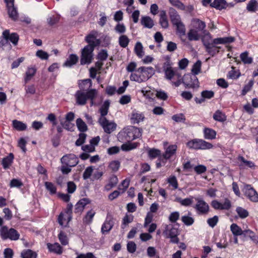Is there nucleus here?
<instances>
[{"label":"nucleus","instance_id":"obj_46","mask_svg":"<svg viewBox=\"0 0 258 258\" xmlns=\"http://www.w3.org/2000/svg\"><path fill=\"white\" fill-rule=\"evenodd\" d=\"M213 118L220 122H223L226 120L225 114L219 110H217L213 115Z\"/></svg>","mask_w":258,"mask_h":258},{"label":"nucleus","instance_id":"obj_13","mask_svg":"<svg viewBox=\"0 0 258 258\" xmlns=\"http://www.w3.org/2000/svg\"><path fill=\"white\" fill-rule=\"evenodd\" d=\"M3 36L4 39L10 40L14 45L17 44L19 37L17 33H13L10 34L9 30H6L3 32Z\"/></svg>","mask_w":258,"mask_h":258},{"label":"nucleus","instance_id":"obj_29","mask_svg":"<svg viewBox=\"0 0 258 258\" xmlns=\"http://www.w3.org/2000/svg\"><path fill=\"white\" fill-rule=\"evenodd\" d=\"M86 42L88 43L87 45H90L94 49L95 47L99 43V40L96 39V36L95 34H90L88 35L85 39Z\"/></svg>","mask_w":258,"mask_h":258},{"label":"nucleus","instance_id":"obj_49","mask_svg":"<svg viewBox=\"0 0 258 258\" xmlns=\"http://www.w3.org/2000/svg\"><path fill=\"white\" fill-rule=\"evenodd\" d=\"M36 69L33 68H28L26 72V77L25 78V82L27 83L34 76L36 73Z\"/></svg>","mask_w":258,"mask_h":258},{"label":"nucleus","instance_id":"obj_61","mask_svg":"<svg viewBox=\"0 0 258 258\" xmlns=\"http://www.w3.org/2000/svg\"><path fill=\"white\" fill-rule=\"evenodd\" d=\"M253 85V81L250 80L248 83L245 85L242 90L241 95H245L248 91H249Z\"/></svg>","mask_w":258,"mask_h":258},{"label":"nucleus","instance_id":"obj_38","mask_svg":"<svg viewBox=\"0 0 258 258\" xmlns=\"http://www.w3.org/2000/svg\"><path fill=\"white\" fill-rule=\"evenodd\" d=\"M47 247L50 251L55 252L58 254H60L62 252L61 247L60 245L57 243L54 244L48 243L47 244Z\"/></svg>","mask_w":258,"mask_h":258},{"label":"nucleus","instance_id":"obj_19","mask_svg":"<svg viewBox=\"0 0 258 258\" xmlns=\"http://www.w3.org/2000/svg\"><path fill=\"white\" fill-rule=\"evenodd\" d=\"M114 225V222L111 217H107L105 221L101 228V232L103 234L108 233Z\"/></svg>","mask_w":258,"mask_h":258},{"label":"nucleus","instance_id":"obj_22","mask_svg":"<svg viewBox=\"0 0 258 258\" xmlns=\"http://www.w3.org/2000/svg\"><path fill=\"white\" fill-rule=\"evenodd\" d=\"M191 22L194 29H197L200 32L201 31L202 32L206 30V25L204 21L199 19L195 18L192 20Z\"/></svg>","mask_w":258,"mask_h":258},{"label":"nucleus","instance_id":"obj_2","mask_svg":"<svg viewBox=\"0 0 258 258\" xmlns=\"http://www.w3.org/2000/svg\"><path fill=\"white\" fill-rule=\"evenodd\" d=\"M97 95V91L94 89H91L88 91L78 90L75 94L76 103L80 105H84L86 103L88 99L91 100V105H93V100Z\"/></svg>","mask_w":258,"mask_h":258},{"label":"nucleus","instance_id":"obj_8","mask_svg":"<svg viewBox=\"0 0 258 258\" xmlns=\"http://www.w3.org/2000/svg\"><path fill=\"white\" fill-rule=\"evenodd\" d=\"M130 127L125 128L120 132L117 135V138L119 142L125 143L134 140L133 133L130 131Z\"/></svg>","mask_w":258,"mask_h":258},{"label":"nucleus","instance_id":"obj_12","mask_svg":"<svg viewBox=\"0 0 258 258\" xmlns=\"http://www.w3.org/2000/svg\"><path fill=\"white\" fill-rule=\"evenodd\" d=\"M163 234L166 238H169L174 236H177L178 235V230L177 228H175L172 224L165 225V229L163 232Z\"/></svg>","mask_w":258,"mask_h":258},{"label":"nucleus","instance_id":"obj_7","mask_svg":"<svg viewBox=\"0 0 258 258\" xmlns=\"http://www.w3.org/2000/svg\"><path fill=\"white\" fill-rule=\"evenodd\" d=\"M98 122L102 127L104 132L107 134H110L113 132L116 127V124L112 121H109L106 117H100Z\"/></svg>","mask_w":258,"mask_h":258},{"label":"nucleus","instance_id":"obj_26","mask_svg":"<svg viewBox=\"0 0 258 258\" xmlns=\"http://www.w3.org/2000/svg\"><path fill=\"white\" fill-rule=\"evenodd\" d=\"M173 26L176 27V34L182 39V37L185 36L186 33V28L185 25L181 21L173 25Z\"/></svg>","mask_w":258,"mask_h":258},{"label":"nucleus","instance_id":"obj_59","mask_svg":"<svg viewBox=\"0 0 258 258\" xmlns=\"http://www.w3.org/2000/svg\"><path fill=\"white\" fill-rule=\"evenodd\" d=\"M133 221V216L125 215L122 220V224L121 225V228L122 229L125 228V226L129 223H131Z\"/></svg>","mask_w":258,"mask_h":258},{"label":"nucleus","instance_id":"obj_10","mask_svg":"<svg viewBox=\"0 0 258 258\" xmlns=\"http://www.w3.org/2000/svg\"><path fill=\"white\" fill-rule=\"evenodd\" d=\"M243 191L245 195L252 202H258V194L249 184L244 185Z\"/></svg>","mask_w":258,"mask_h":258},{"label":"nucleus","instance_id":"obj_14","mask_svg":"<svg viewBox=\"0 0 258 258\" xmlns=\"http://www.w3.org/2000/svg\"><path fill=\"white\" fill-rule=\"evenodd\" d=\"M168 14L170 21L173 25L181 21L180 16L175 9L172 7L169 8Z\"/></svg>","mask_w":258,"mask_h":258},{"label":"nucleus","instance_id":"obj_41","mask_svg":"<svg viewBox=\"0 0 258 258\" xmlns=\"http://www.w3.org/2000/svg\"><path fill=\"white\" fill-rule=\"evenodd\" d=\"M135 51L137 56L141 58L144 55V52L143 51V47L140 42L136 43L135 46Z\"/></svg>","mask_w":258,"mask_h":258},{"label":"nucleus","instance_id":"obj_39","mask_svg":"<svg viewBox=\"0 0 258 258\" xmlns=\"http://www.w3.org/2000/svg\"><path fill=\"white\" fill-rule=\"evenodd\" d=\"M230 230L235 236L242 235L243 230L236 224L233 223L230 226Z\"/></svg>","mask_w":258,"mask_h":258},{"label":"nucleus","instance_id":"obj_5","mask_svg":"<svg viewBox=\"0 0 258 258\" xmlns=\"http://www.w3.org/2000/svg\"><path fill=\"white\" fill-rule=\"evenodd\" d=\"M94 49L90 45H86L81 51L80 63L81 65L88 64L93 59V51Z\"/></svg>","mask_w":258,"mask_h":258},{"label":"nucleus","instance_id":"obj_33","mask_svg":"<svg viewBox=\"0 0 258 258\" xmlns=\"http://www.w3.org/2000/svg\"><path fill=\"white\" fill-rule=\"evenodd\" d=\"M79 85L80 90L87 91L92 87V83L90 79H87L82 80Z\"/></svg>","mask_w":258,"mask_h":258},{"label":"nucleus","instance_id":"obj_55","mask_svg":"<svg viewBox=\"0 0 258 258\" xmlns=\"http://www.w3.org/2000/svg\"><path fill=\"white\" fill-rule=\"evenodd\" d=\"M61 126L66 130L69 131H73L74 127V124L68 120H61L60 121Z\"/></svg>","mask_w":258,"mask_h":258},{"label":"nucleus","instance_id":"obj_4","mask_svg":"<svg viewBox=\"0 0 258 258\" xmlns=\"http://www.w3.org/2000/svg\"><path fill=\"white\" fill-rule=\"evenodd\" d=\"M0 235L3 240L9 239L11 240H17L20 237V234L16 229L12 228L9 229L6 226L1 227Z\"/></svg>","mask_w":258,"mask_h":258},{"label":"nucleus","instance_id":"obj_62","mask_svg":"<svg viewBox=\"0 0 258 258\" xmlns=\"http://www.w3.org/2000/svg\"><path fill=\"white\" fill-rule=\"evenodd\" d=\"M36 55L43 60L47 59L49 57L48 54L42 50H38L36 53Z\"/></svg>","mask_w":258,"mask_h":258},{"label":"nucleus","instance_id":"obj_63","mask_svg":"<svg viewBox=\"0 0 258 258\" xmlns=\"http://www.w3.org/2000/svg\"><path fill=\"white\" fill-rule=\"evenodd\" d=\"M218 221H219L218 217L217 216H214L212 218H209L207 220V223L210 227L213 228L214 227H215Z\"/></svg>","mask_w":258,"mask_h":258},{"label":"nucleus","instance_id":"obj_57","mask_svg":"<svg viewBox=\"0 0 258 258\" xmlns=\"http://www.w3.org/2000/svg\"><path fill=\"white\" fill-rule=\"evenodd\" d=\"M115 32L119 34H123L126 31V27L123 23H118L114 27Z\"/></svg>","mask_w":258,"mask_h":258},{"label":"nucleus","instance_id":"obj_51","mask_svg":"<svg viewBox=\"0 0 258 258\" xmlns=\"http://www.w3.org/2000/svg\"><path fill=\"white\" fill-rule=\"evenodd\" d=\"M202 62L200 60H198L192 66L191 72L193 74L192 75L196 76L201 72Z\"/></svg>","mask_w":258,"mask_h":258},{"label":"nucleus","instance_id":"obj_17","mask_svg":"<svg viewBox=\"0 0 258 258\" xmlns=\"http://www.w3.org/2000/svg\"><path fill=\"white\" fill-rule=\"evenodd\" d=\"M177 147L176 145H172L169 146L165 150L164 153L162 155V157L165 160L170 159L176 153Z\"/></svg>","mask_w":258,"mask_h":258},{"label":"nucleus","instance_id":"obj_20","mask_svg":"<svg viewBox=\"0 0 258 258\" xmlns=\"http://www.w3.org/2000/svg\"><path fill=\"white\" fill-rule=\"evenodd\" d=\"M143 76V74H141V71L140 70L139 68L135 72L132 73L130 76V79L131 81L141 83L145 82V78Z\"/></svg>","mask_w":258,"mask_h":258},{"label":"nucleus","instance_id":"obj_36","mask_svg":"<svg viewBox=\"0 0 258 258\" xmlns=\"http://www.w3.org/2000/svg\"><path fill=\"white\" fill-rule=\"evenodd\" d=\"M109 105L110 102L109 100H106L104 101L99 109V112L101 114L100 117H105V115L108 113Z\"/></svg>","mask_w":258,"mask_h":258},{"label":"nucleus","instance_id":"obj_21","mask_svg":"<svg viewBox=\"0 0 258 258\" xmlns=\"http://www.w3.org/2000/svg\"><path fill=\"white\" fill-rule=\"evenodd\" d=\"M140 70L141 71V74L144 75L145 81L149 79L155 73L153 68L151 67H140Z\"/></svg>","mask_w":258,"mask_h":258},{"label":"nucleus","instance_id":"obj_9","mask_svg":"<svg viewBox=\"0 0 258 258\" xmlns=\"http://www.w3.org/2000/svg\"><path fill=\"white\" fill-rule=\"evenodd\" d=\"M62 164L70 167L75 166L79 162L78 159L74 154H69L63 156L60 159Z\"/></svg>","mask_w":258,"mask_h":258},{"label":"nucleus","instance_id":"obj_6","mask_svg":"<svg viewBox=\"0 0 258 258\" xmlns=\"http://www.w3.org/2000/svg\"><path fill=\"white\" fill-rule=\"evenodd\" d=\"M183 83L186 88L194 89L199 87L198 79L195 75L190 74L185 75L183 77Z\"/></svg>","mask_w":258,"mask_h":258},{"label":"nucleus","instance_id":"obj_53","mask_svg":"<svg viewBox=\"0 0 258 258\" xmlns=\"http://www.w3.org/2000/svg\"><path fill=\"white\" fill-rule=\"evenodd\" d=\"M120 166V163L117 160L112 161L110 162L108 168L112 172H116Z\"/></svg>","mask_w":258,"mask_h":258},{"label":"nucleus","instance_id":"obj_24","mask_svg":"<svg viewBox=\"0 0 258 258\" xmlns=\"http://www.w3.org/2000/svg\"><path fill=\"white\" fill-rule=\"evenodd\" d=\"M7 7L9 17L14 21L17 20L18 18V13L17 8L14 6V4L11 3L7 5Z\"/></svg>","mask_w":258,"mask_h":258},{"label":"nucleus","instance_id":"obj_60","mask_svg":"<svg viewBox=\"0 0 258 258\" xmlns=\"http://www.w3.org/2000/svg\"><path fill=\"white\" fill-rule=\"evenodd\" d=\"M58 222L61 226H67V224L69 222V219L67 218V220L66 218L64 217V214L60 213L58 218Z\"/></svg>","mask_w":258,"mask_h":258},{"label":"nucleus","instance_id":"obj_16","mask_svg":"<svg viewBox=\"0 0 258 258\" xmlns=\"http://www.w3.org/2000/svg\"><path fill=\"white\" fill-rule=\"evenodd\" d=\"M238 165L241 168H254L255 167L254 163L251 161L246 160L243 156H238L237 157Z\"/></svg>","mask_w":258,"mask_h":258},{"label":"nucleus","instance_id":"obj_42","mask_svg":"<svg viewBox=\"0 0 258 258\" xmlns=\"http://www.w3.org/2000/svg\"><path fill=\"white\" fill-rule=\"evenodd\" d=\"M22 258H36L37 253L31 249H26L21 252Z\"/></svg>","mask_w":258,"mask_h":258},{"label":"nucleus","instance_id":"obj_1","mask_svg":"<svg viewBox=\"0 0 258 258\" xmlns=\"http://www.w3.org/2000/svg\"><path fill=\"white\" fill-rule=\"evenodd\" d=\"M201 40L205 47L206 51L212 56L219 53L221 47L219 44H223L232 42L234 41L233 37H220L212 39L210 33L207 30L202 32Z\"/></svg>","mask_w":258,"mask_h":258},{"label":"nucleus","instance_id":"obj_58","mask_svg":"<svg viewBox=\"0 0 258 258\" xmlns=\"http://www.w3.org/2000/svg\"><path fill=\"white\" fill-rule=\"evenodd\" d=\"M87 135L84 133H81L79 135V138L76 141L75 144L77 146H80L84 143L86 139Z\"/></svg>","mask_w":258,"mask_h":258},{"label":"nucleus","instance_id":"obj_50","mask_svg":"<svg viewBox=\"0 0 258 258\" xmlns=\"http://www.w3.org/2000/svg\"><path fill=\"white\" fill-rule=\"evenodd\" d=\"M76 124L78 130L82 132H84L87 130V126L85 122L81 118H78L76 120Z\"/></svg>","mask_w":258,"mask_h":258},{"label":"nucleus","instance_id":"obj_31","mask_svg":"<svg viewBox=\"0 0 258 258\" xmlns=\"http://www.w3.org/2000/svg\"><path fill=\"white\" fill-rule=\"evenodd\" d=\"M139 145V143L138 142H125L121 145V149L122 151H128L136 149Z\"/></svg>","mask_w":258,"mask_h":258},{"label":"nucleus","instance_id":"obj_44","mask_svg":"<svg viewBox=\"0 0 258 258\" xmlns=\"http://www.w3.org/2000/svg\"><path fill=\"white\" fill-rule=\"evenodd\" d=\"M130 42V39L127 36L125 35H121L118 38V43L119 45L123 48L126 47Z\"/></svg>","mask_w":258,"mask_h":258},{"label":"nucleus","instance_id":"obj_15","mask_svg":"<svg viewBox=\"0 0 258 258\" xmlns=\"http://www.w3.org/2000/svg\"><path fill=\"white\" fill-rule=\"evenodd\" d=\"M144 119V114L139 111L134 110L131 114V121L132 123H139L143 121Z\"/></svg>","mask_w":258,"mask_h":258},{"label":"nucleus","instance_id":"obj_52","mask_svg":"<svg viewBox=\"0 0 258 258\" xmlns=\"http://www.w3.org/2000/svg\"><path fill=\"white\" fill-rule=\"evenodd\" d=\"M236 212L240 218L244 219L248 216V212L242 207H238L236 209Z\"/></svg>","mask_w":258,"mask_h":258},{"label":"nucleus","instance_id":"obj_11","mask_svg":"<svg viewBox=\"0 0 258 258\" xmlns=\"http://www.w3.org/2000/svg\"><path fill=\"white\" fill-rule=\"evenodd\" d=\"M196 200L197 201V203L195 208L198 211L199 213L201 214H207L209 210L208 204L203 200L196 199Z\"/></svg>","mask_w":258,"mask_h":258},{"label":"nucleus","instance_id":"obj_28","mask_svg":"<svg viewBox=\"0 0 258 258\" xmlns=\"http://www.w3.org/2000/svg\"><path fill=\"white\" fill-rule=\"evenodd\" d=\"M228 6V5L225 0H214V2L211 4V7L219 10L226 9Z\"/></svg>","mask_w":258,"mask_h":258},{"label":"nucleus","instance_id":"obj_56","mask_svg":"<svg viewBox=\"0 0 258 258\" xmlns=\"http://www.w3.org/2000/svg\"><path fill=\"white\" fill-rule=\"evenodd\" d=\"M95 214V212L92 210L88 211L83 219L84 222L86 223H90Z\"/></svg>","mask_w":258,"mask_h":258},{"label":"nucleus","instance_id":"obj_37","mask_svg":"<svg viewBox=\"0 0 258 258\" xmlns=\"http://www.w3.org/2000/svg\"><path fill=\"white\" fill-rule=\"evenodd\" d=\"M13 126L19 131H24L27 128V125L25 123L17 120H14L13 121Z\"/></svg>","mask_w":258,"mask_h":258},{"label":"nucleus","instance_id":"obj_34","mask_svg":"<svg viewBox=\"0 0 258 258\" xmlns=\"http://www.w3.org/2000/svg\"><path fill=\"white\" fill-rule=\"evenodd\" d=\"M204 138L208 140H213L216 138V132L209 128H205L204 130Z\"/></svg>","mask_w":258,"mask_h":258},{"label":"nucleus","instance_id":"obj_27","mask_svg":"<svg viewBox=\"0 0 258 258\" xmlns=\"http://www.w3.org/2000/svg\"><path fill=\"white\" fill-rule=\"evenodd\" d=\"M141 23L144 27L149 29L152 28L154 25V21L149 16L142 17Z\"/></svg>","mask_w":258,"mask_h":258},{"label":"nucleus","instance_id":"obj_64","mask_svg":"<svg viewBox=\"0 0 258 258\" xmlns=\"http://www.w3.org/2000/svg\"><path fill=\"white\" fill-rule=\"evenodd\" d=\"M58 238L60 242L62 245H65L68 243V237L62 231H61L58 234Z\"/></svg>","mask_w":258,"mask_h":258},{"label":"nucleus","instance_id":"obj_35","mask_svg":"<svg viewBox=\"0 0 258 258\" xmlns=\"http://www.w3.org/2000/svg\"><path fill=\"white\" fill-rule=\"evenodd\" d=\"M118 178L116 176L113 175L109 179V182L105 186L106 190H110L112 187L115 186L118 183Z\"/></svg>","mask_w":258,"mask_h":258},{"label":"nucleus","instance_id":"obj_32","mask_svg":"<svg viewBox=\"0 0 258 258\" xmlns=\"http://www.w3.org/2000/svg\"><path fill=\"white\" fill-rule=\"evenodd\" d=\"M78 59L79 58L77 55L72 54L64 63V66L67 67H71L75 64L78 62Z\"/></svg>","mask_w":258,"mask_h":258},{"label":"nucleus","instance_id":"obj_23","mask_svg":"<svg viewBox=\"0 0 258 258\" xmlns=\"http://www.w3.org/2000/svg\"><path fill=\"white\" fill-rule=\"evenodd\" d=\"M199 32L197 29L194 28L189 29L187 34L188 39L190 41L199 40L201 38Z\"/></svg>","mask_w":258,"mask_h":258},{"label":"nucleus","instance_id":"obj_40","mask_svg":"<svg viewBox=\"0 0 258 258\" xmlns=\"http://www.w3.org/2000/svg\"><path fill=\"white\" fill-rule=\"evenodd\" d=\"M188 215H184L181 217V220L182 222L186 226H190L194 223V219L190 216L191 213L188 212Z\"/></svg>","mask_w":258,"mask_h":258},{"label":"nucleus","instance_id":"obj_45","mask_svg":"<svg viewBox=\"0 0 258 258\" xmlns=\"http://www.w3.org/2000/svg\"><path fill=\"white\" fill-rule=\"evenodd\" d=\"M130 131L132 133H133V136L134 137V139H136L137 138H139L142 136V129L135 127V126H130Z\"/></svg>","mask_w":258,"mask_h":258},{"label":"nucleus","instance_id":"obj_47","mask_svg":"<svg viewBox=\"0 0 258 258\" xmlns=\"http://www.w3.org/2000/svg\"><path fill=\"white\" fill-rule=\"evenodd\" d=\"M258 8V3L256 0H251L247 5L246 9L249 12H255Z\"/></svg>","mask_w":258,"mask_h":258},{"label":"nucleus","instance_id":"obj_54","mask_svg":"<svg viewBox=\"0 0 258 258\" xmlns=\"http://www.w3.org/2000/svg\"><path fill=\"white\" fill-rule=\"evenodd\" d=\"M45 186L50 194L53 195L56 192V187L52 182L46 181L45 182Z\"/></svg>","mask_w":258,"mask_h":258},{"label":"nucleus","instance_id":"obj_43","mask_svg":"<svg viewBox=\"0 0 258 258\" xmlns=\"http://www.w3.org/2000/svg\"><path fill=\"white\" fill-rule=\"evenodd\" d=\"M193 197H190L182 199L180 198H177L175 201L180 203V204L184 206H188L193 203Z\"/></svg>","mask_w":258,"mask_h":258},{"label":"nucleus","instance_id":"obj_3","mask_svg":"<svg viewBox=\"0 0 258 258\" xmlns=\"http://www.w3.org/2000/svg\"><path fill=\"white\" fill-rule=\"evenodd\" d=\"M186 146L189 149L195 150H207L213 147L211 143L199 139H195L188 141L186 143Z\"/></svg>","mask_w":258,"mask_h":258},{"label":"nucleus","instance_id":"obj_30","mask_svg":"<svg viewBox=\"0 0 258 258\" xmlns=\"http://www.w3.org/2000/svg\"><path fill=\"white\" fill-rule=\"evenodd\" d=\"M14 155L13 153H10L8 156L4 158L2 161V164L5 169H7L12 164L13 159Z\"/></svg>","mask_w":258,"mask_h":258},{"label":"nucleus","instance_id":"obj_25","mask_svg":"<svg viewBox=\"0 0 258 258\" xmlns=\"http://www.w3.org/2000/svg\"><path fill=\"white\" fill-rule=\"evenodd\" d=\"M90 203V201L89 199L87 198H83L79 201V202L76 204L75 207V213H80L81 212L85 206L89 204Z\"/></svg>","mask_w":258,"mask_h":258},{"label":"nucleus","instance_id":"obj_18","mask_svg":"<svg viewBox=\"0 0 258 258\" xmlns=\"http://www.w3.org/2000/svg\"><path fill=\"white\" fill-rule=\"evenodd\" d=\"M214 92L212 91L205 90L202 92V98L199 99L197 97L195 98V100L197 103L201 104L203 103L206 99H211L214 97Z\"/></svg>","mask_w":258,"mask_h":258},{"label":"nucleus","instance_id":"obj_48","mask_svg":"<svg viewBox=\"0 0 258 258\" xmlns=\"http://www.w3.org/2000/svg\"><path fill=\"white\" fill-rule=\"evenodd\" d=\"M240 58L244 64H250L252 62V58L248 56V53L245 51L240 54Z\"/></svg>","mask_w":258,"mask_h":258}]
</instances>
